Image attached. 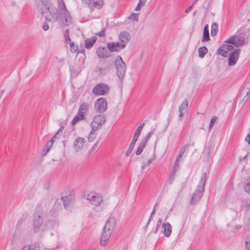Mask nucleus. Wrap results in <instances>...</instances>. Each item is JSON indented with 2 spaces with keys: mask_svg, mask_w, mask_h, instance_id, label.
I'll use <instances>...</instances> for the list:
<instances>
[{
  "mask_svg": "<svg viewBox=\"0 0 250 250\" xmlns=\"http://www.w3.org/2000/svg\"><path fill=\"white\" fill-rule=\"evenodd\" d=\"M131 38L130 34L127 31H122L119 35V40L122 44H125V47L126 44L129 42Z\"/></svg>",
  "mask_w": 250,
  "mask_h": 250,
  "instance_id": "nucleus-17",
  "label": "nucleus"
},
{
  "mask_svg": "<svg viewBox=\"0 0 250 250\" xmlns=\"http://www.w3.org/2000/svg\"><path fill=\"white\" fill-rule=\"evenodd\" d=\"M137 5H138L139 6H141V7L144 6V5H142V4L140 3V2H139Z\"/></svg>",
  "mask_w": 250,
  "mask_h": 250,
  "instance_id": "nucleus-64",
  "label": "nucleus"
},
{
  "mask_svg": "<svg viewBox=\"0 0 250 250\" xmlns=\"http://www.w3.org/2000/svg\"><path fill=\"white\" fill-rule=\"evenodd\" d=\"M155 159V156L154 155H153V156L150 158L147 162V163L146 164H145L143 165V167H142V168H144L145 167H147V166H149V165H150V164L153 162V161Z\"/></svg>",
  "mask_w": 250,
  "mask_h": 250,
  "instance_id": "nucleus-38",
  "label": "nucleus"
},
{
  "mask_svg": "<svg viewBox=\"0 0 250 250\" xmlns=\"http://www.w3.org/2000/svg\"><path fill=\"white\" fill-rule=\"evenodd\" d=\"M141 7L139 6L138 5H137V6L135 8V10L136 11H139V10H141Z\"/></svg>",
  "mask_w": 250,
  "mask_h": 250,
  "instance_id": "nucleus-60",
  "label": "nucleus"
},
{
  "mask_svg": "<svg viewBox=\"0 0 250 250\" xmlns=\"http://www.w3.org/2000/svg\"><path fill=\"white\" fill-rule=\"evenodd\" d=\"M49 150L48 148H46V147L44 146L43 149L42 151V155H46L47 153L49 151Z\"/></svg>",
  "mask_w": 250,
  "mask_h": 250,
  "instance_id": "nucleus-47",
  "label": "nucleus"
},
{
  "mask_svg": "<svg viewBox=\"0 0 250 250\" xmlns=\"http://www.w3.org/2000/svg\"><path fill=\"white\" fill-rule=\"evenodd\" d=\"M62 199L63 201V205L65 209H68L69 207L73 204L74 198L72 196L63 197Z\"/></svg>",
  "mask_w": 250,
  "mask_h": 250,
  "instance_id": "nucleus-22",
  "label": "nucleus"
},
{
  "mask_svg": "<svg viewBox=\"0 0 250 250\" xmlns=\"http://www.w3.org/2000/svg\"><path fill=\"white\" fill-rule=\"evenodd\" d=\"M241 95H244L243 100H248L250 97V82H247L243 88Z\"/></svg>",
  "mask_w": 250,
  "mask_h": 250,
  "instance_id": "nucleus-18",
  "label": "nucleus"
},
{
  "mask_svg": "<svg viewBox=\"0 0 250 250\" xmlns=\"http://www.w3.org/2000/svg\"><path fill=\"white\" fill-rule=\"evenodd\" d=\"M31 250H39V245L38 244L30 245Z\"/></svg>",
  "mask_w": 250,
  "mask_h": 250,
  "instance_id": "nucleus-46",
  "label": "nucleus"
},
{
  "mask_svg": "<svg viewBox=\"0 0 250 250\" xmlns=\"http://www.w3.org/2000/svg\"><path fill=\"white\" fill-rule=\"evenodd\" d=\"M188 107V101L185 99L183 102L181 104L179 108V111L184 112L186 111Z\"/></svg>",
  "mask_w": 250,
  "mask_h": 250,
  "instance_id": "nucleus-32",
  "label": "nucleus"
},
{
  "mask_svg": "<svg viewBox=\"0 0 250 250\" xmlns=\"http://www.w3.org/2000/svg\"><path fill=\"white\" fill-rule=\"evenodd\" d=\"M43 213L40 207L37 208L33 218V230L34 232H38L43 223Z\"/></svg>",
  "mask_w": 250,
  "mask_h": 250,
  "instance_id": "nucleus-3",
  "label": "nucleus"
},
{
  "mask_svg": "<svg viewBox=\"0 0 250 250\" xmlns=\"http://www.w3.org/2000/svg\"><path fill=\"white\" fill-rule=\"evenodd\" d=\"M225 43L233 44L236 47L243 45L245 43V39L243 37L231 36L225 41Z\"/></svg>",
  "mask_w": 250,
  "mask_h": 250,
  "instance_id": "nucleus-10",
  "label": "nucleus"
},
{
  "mask_svg": "<svg viewBox=\"0 0 250 250\" xmlns=\"http://www.w3.org/2000/svg\"><path fill=\"white\" fill-rule=\"evenodd\" d=\"M194 5L192 4L191 5L189 6L188 7L186 10H185V12L186 13H189L192 9L193 6Z\"/></svg>",
  "mask_w": 250,
  "mask_h": 250,
  "instance_id": "nucleus-54",
  "label": "nucleus"
},
{
  "mask_svg": "<svg viewBox=\"0 0 250 250\" xmlns=\"http://www.w3.org/2000/svg\"><path fill=\"white\" fill-rule=\"evenodd\" d=\"M109 90L110 87L107 84L101 83L94 86L92 92L95 96H104L108 94Z\"/></svg>",
  "mask_w": 250,
  "mask_h": 250,
  "instance_id": "nucleus-5",
  "label": "nucleus"
},
{
  "mask_svg": "<svg viewBox=\"0 0 250 250\" xmlns=\"http://www.w3.org/2000/svg\"><path fill=\"white\" fill-rule=\"evenodd\" d=\"M244 189L246 192L250 194V181L246 184Z\"/></svg>",
  "mask_w": 250,
  "mask_h": 250,
  "instance_id": "nucleus-42",
  "label": "nucleus"
},
{
  "mask_svg": "<svg viewBox=\"0 0 250 250\" xmlns=\"http://www.w3.org/2000/svg\"><path fill=\"white\" fill-rule=\"evenodd\" d=\"M241 49L236 48L231 51L228 54V65L230 66H234L238 60Z\"/></svg>",
  "mask_w": 250,
  "mask_h": 250,
  "instance_id": "nucleus-9",
  "label": "nucleus"
},
{
  "mask_svg": "<svg viewBox=\"0 0 250 250\" xmlns=\"http://www.w3.org/2000/svg\"><path fill=\"white\" fill-rule=\"evenodd\" d=\"M129 18L135 21H139L138 14L133 13L131 15Z\"/></svg>",
  "mask_w": 250,
  "mask_h": 250,
  "instance_id": "nucleus-40",
  "label": "nucleus"
},
{
  "mask_svg": "<svg viewBox=\"0 0 250 250\" xmlns=\"http://www.w3.org/2000/svg\"><path fill=\"white\" fill-rule=\"evenodd\" d=\"M107 46L110 52H119L125 48V44H122L120 42H109Z\"/></svg>",
  "mask_w": 250,
  "mask_h": 250,
  "instance_id": "nucleus-13",
  "label": "nucleus"
},
{
  "mask_svg": "<svg viewBox=\"0 0 250 250\" xmlns=\"http://www.w3.org/2000/svg\"><path fill=\"white\" fill-rule=\"evenodd\" d=\"M163 228V233L167 237H169L172 232V227L169 223L163 224L162 225Z\"/></svg>",
  "mask_w": 250,
  "mask_h": 250,
  "instance_id": "nucleus-21",
  "label": "nucleus"
},
{
  "mask_svg": "<svg viewBox=\"0 0 250 250\" xmlns=\"http://www.w3.org/2000/svg\"><path fill=\"white\" fill-rule=\"evenodd\" d=\"M60 137V135L59 134V131H57L55 134L53 136V137L51 139H53V140H55V139H58Z\"/></svg>",
  "mask_w": 250,
  "mask_h": 250,
  "instance_id": "nucleus-51",
  "label": "nucleus"
},
{
  "mask_svg": "<svg viewBox=\"0 0 250 250\" xmlns=\"http://www.w3.org/2000/svg\"><path fill=\"white\" fill-rule=\"evenodd\" d=\"M235 49L234 47L228 43L223 44L217 50V53L223 57H228L229 51H232Z\"/></svg>",
  "mask_w": 250,
  "mask_h": 250,
  "instance_id": "nucleus-11",
  "label": "nucleus"
},
{
  "mask_svg": "<svg viewBox=\"0 0 250 250\" xmlns=\"http://www.w3.org/2000/svg\"><path fill=\"white\" fill-rule=\"evenodd\" d=\"M105 29H103L100 32L96 33V35L100 37H102L105 36Z\"/></svg>",
  "mask_w": 250,
  "mask_h": 250,
  "instance_id": "nucleus-44",
  "label": "nucleus"
},
{
  "mask_svg": "<svg viewBox=\"0 0 250 250\" xmlns=\"http://www.w3.org/2000/svg\"><path fill=\"white\" fill-rule=\"evenodd\" d=\"M92 128V130L90 132L89 134L88 137V138H87L88 141L89 142H93L95 140L96 136H97V134H96L95 131L96 130H97V129H95L93 128Z\"/></svg>",
  "mask_w": 250,
  "mask_h": 250,
  "instance_id": "nucleus-29",
  "label": "nucleus"
},
{
  "mask_svg": "<svg viewBox=\"0 0 250 250\" xmlns=\"http://www.w3.org/2000/svg\"><path fill=\"white\" fill-rule=\"evenodd\" d=\"M158 205V203H156L155 204V205H154V208L151 212V215H150V219H150V218L151 217V216L154 214V213H155V211H156V207H157V206Z\"/></svg>",
  "mask_w": 250,
  "mask_h": 250,
  "instance_id": "nucleus-49",
  "label": "nucleus"
},
{
  "mask_svg": "<svg viewBox=\"0 0 250 250\" xmlns=\"http://www.w3.org/2000/svg\"><path fill=\"white\" fill-rule=\"evenodd\" d=\"M216 119H217V118L215 117L211 119V120L210 122V124H209V129H210L212 127V126L213 125L214 122H215Z\"/></svg>",
  "mask_w": 250,
  "mask_h": 250,
  "instance_id": "nucleus-45",
  "label": "nucleus"
},
{
  "mask_svg": "<svg viewBox=\"0 0 250 250\" xmlns=\"http://www.w3.org/2000/svg\"><path fill=\"white\" fill-rule=\"evenodd\" d=\"M245 250H250V235L247 236L245 238Z\"/></svg>",
  "mask_w": 250,
  "mask_h": 250,
  "instance_id": "nucleus-36",
  "label": "nucleus"
},
{
  "mask_svg": "<svg viewBox=\"0 0 250 250\" xmlns=\"http://www.w3.org/2000/svg\"><path fill=\"white\" fill-rule=\"evenodd\" d=\"M62 130H63V127H61L58 131H59V132L60 131H62Z\"/></svg>",
  "mask_w": 250,
  "mask_h": 250,
  "instance_id": "nucleus-63",
  "label": "nucleus"
},
{
  "mask_svg": "<svg viewBox=\"0 0 250 250\" xmlns=\"http://www.w3.org/2000/svg\"><path fill=\"white\" fill-rule=\"evenodd\" d=\"M107 108V102L104 98L101 97L94 102V109L99 113H103Z\"/></svg>",
  "mask_w": 250,
  "mask_h": 250,
  "instance_id": "nucleus-6",
  "label": "nucleus"
},
{
  "mask_svg": "<svg viewBox=\"0 0 250 250\" xmlns=\"http://www.w3.org/2000/svg\"><path fill=\"white\" fill-rule=\"evenodd\" d=\"M83 2L88 5L91 9H92V0H82Z\"/></svg>",
  "mask_w": 250,
  "mask_h": 250,
  "instance_id": "nucleus-41",
  "label": "nucleus"
},
{
  "mask_svg": "<svg viewBox=\"0 0 250 250\" xmlns=\"http://www.w3.org/2000/svg\"><path fill=\"white\" fill-rule=\"evenodd\" d=\"M58 9L49 0H42L39 3V10L45 20L54 22L59 21L63 25L71 22V17L67 10L63 0H58Z\"/></svg>",
  "mask_w": 250,
  "mask_h": 250,
  "instance_id": "nucleus-1",
  "label": "nucleus"
},
{
  "mask_svg": "<svg viewBox=\"0 0 250 250\" xmlns=\"http://www.w3.org/2000/svg\"><path fill=\"white\" fill-rule=\"evenodd\" d=\"M151 136V132H149L147 135L143 138V139L141 141L139 147L143 149L145 147L148 141L149 140Z\"/></svg>",
  "mask_w": 250,
  "mask_h": 250,
  "instance_id": "nucleus-25",
  "label": "nucleus"
},
{
  "mask_svg": "<svg viewBox=\"0 0 250 250\" xmlns=\"http://www.w3.org/2000/svg\"><path fill=\"white\" fill-rule=\"evenodd\" d=\"M98 142H99V141H97L96 142V143L93 145V146L91 148V151H93V150H94L97 147V146L98 145Z\"/></svg>",
  "mask_w": 250,
  "mask_h": 250,
  "instance_id": "nucleus-56",
  "label": "nucleus"
},
{
  "mask_svg": "<svg viewBox=\"0 0 250 250\" xmlns=\"http://www.w3.org/2000/svg\"><path fill=\"white\" fill-rule=\"evenodd\" d=\"M69 43L70 46V51L72 53H75L77 51L78 52V53L83 52L82 51H81L78 50V46H77V45H75L74 42H70Z\"/></svg>",
  "mask_w": 250,
  "mask_h": 250,
  "instance_id": "nucleus-34",
  "label": "nucleus"
},
{
  "mask_svg": "<svg viewBox=\"0 0 250 250\" xmlns=\"http://www.w3.org/2000/svg\"><path fill=\"white\" fill-rule=\"evenodd\" d=\"M89 107L90 105L86 103H83L80 105L78 113L85 117V115L89 111Z\"/></svg>",
  "mask_w": 250,
  "mask_h": 250,
  "instance_id": "nucleus-19",
  "label": "nucleus"
},
{
  "mask_svg": "<svg viewBox=\"0 0 250 250\" xmlns=\"http://www.w3.org/2000/svg\"><path fill=\"white\" fill-rule=\"evenodd\" d=\"M143 150V149H142L141 147L138 146V148H137V150L136 151V154L137 155H140L142 153Z\"/></svg>",
  "mask_w": 250,
  "mask_h": 250,
  "instance_id": "nucleus-48",
  "label": "nucleus"
},
{
  "mask_svg": "<svg viewBox=\"0 0 250 250\" xmlns=\"http://www.w3.org/2000/svg\"><path fill=\"white\" fill-rule=\"evenodd\" d=\"M178 160H175L172 171L171 172L169 178H168L167 180V182H168L169 184H171L173 181H174V179L175 178L176 173L177 171V170L179 167V164H178Z\"/></svg>",
  "mask_w": 250,
  "mask_h": 250,
  "instance_id": "nucleus-20",
  "label": "nucleus"
},
{
  "mask_svg": "<svg viewBox=\"0 0 250 250\" xmlns=\"http://www.w3.org/2000/svg\"><path fill=\"white\" fill-rule=\"evenodd\" d=\"M96 38L93 37L91 39H86L85 40V47L87 49H90L95 43L96 41Z\"/></svg>",
  "mask_w": 250,
  "mask_h": 250,
  "instance_id": "nucleus-24",
  "label": "nucleus"
},
{
  "mask_svg": "<svg viewBox=\"0 0 250 250\" xmlns=\"http://www.w3.org/2000/svg\"><path fill=\"white\" fill-rule=\"evenodd\" d=\"M218 31V26L216 22H214L212 24L211 28V35L212 36H215Z\"/></svg>",
  "mask_w": 250,
  "mask_h": 250,
  "instance_id": "nucleus-30",
  "label": "nucleus"
},
{
  "mask_svg": "<svg viewBox=\"0 0 250 250\" xmlns=\"http://www.w3.org/2000/svg\"><path fill=\"white\" fill-rule=\"evenodd\" d=\"M30 245H26L23 247L22 250H31Z\"/></svg>",
  "mask_w": 250,
  "mask_h": 250,
  "instance_id": "nucleus-55",
  "label": "nucleus"
},
{
  "mask_svg": "<svg viewBox=\"0 0 250 250\" xmlns=\"http://www.w3.org/2000/svg\"><path fill=\"white\" fill-rule=\"evenodd\" d=\"M103 5V2L102 0H97L96 1H95L93 2L92 5V7H94V8L100 9L102 8ZM93 10V9H91Z\"/></svg>",
  "mask_w": 250,
  "mask_h": 250,
  "instance_id": "nucleus-35",
  "label": "nucleus"
},
{
  "mask_svg": "<svg viewBox=\"0 0 250 250\" xmlns=\"http://www.w3.org/2000/svg\"><path fill=\"white\" fill-rule=\"evenodd\" d=\"M162 223V220L161 219H159L158 221H157V224H159L160 225V224Z\"/></svg>",
  "mask_w": 250,
  "mask_h": 250,
  "instance_id": "nucleus-61",
  "label": "nucleus"
},
{
  "mask_svg": "<svg viewBox=\"0 0 250 250\" xmlns=\"http://www.w3.org/2000/svg\"><path fill=\"white\" fill-rule=\"evenodd\" d=\"M145 125V123H142L136 130L135 133L133 136L132 141L136 142L140 133Z\"/></svg>",
  "mask_w": 250,
  "mask_h": 250,
  "instance_id": "nucleus-23",
  "label": "nucleus"
},
{
  "mask_svg": "<svg viewBox=\"0 0 250 250\" xmlns=\"http://www.w3.org/2000/svg\"><path fill=\"white\" fill-rule=\"evenodd\" d=\"M116 224V221L115 217L110 216L106 221L104 229L108 230L109 231L113 232L115 227Z\"/></svg>",
  "mask_w": 250,
  "mask_h": 250,
  "instance_id": "nucleus-15",
  "label": "nucleus"
},
{
  "mask_svg": "<svg viewBox=\"0 0 250 250\" xmlns=\"http://www.w3.org/2000/svg\"><path fill=\"white\" fill-rule=\"evenodd\" d=\"M146 0H139V2L142 4V5H145L146 3Z\"/></svg>",
  "mask_w": 250,
  "mask_h": 250,
  "instance_id": "nucleus-59",
  "label": "nucleus"
},
{
  "mask_svg": "<svg viewBox=\"0 0 250 250\" xmlns=\"http://www.w3.org/2000/svg\"><path fill=\"white\" fill-rule=\"evenodd\" d=\"M179 113H180V114H179V120H182V117L184 115V112H182V111H179Z\"/></svg>",
  "mask_w": 250,
  "mask_h": 250,
  "instance_id": "nucleus-58",
  "label": "nucleus"
},
{
  "mask_svg": "<svg viewBox=\"0 0 250 250\" xmlns=\"http://www.w3.org/2000/svg\"><path fill=\"white\" fill-rule=\"evenodd\" d=\"M160 226L159 224H157L155 230L154 231V233H156L160 228Z\"/></svg>",
  "mask_w": 250,
  "mask_h": 250,
  "instance_id": "nucleus-57",
  "label": "nucleus"
},
{
  "mask_svg": "<svg viewBox=\"0 0 250 250\" xmlns=\"http://www.w3.org/2000/svg\"><path fill=\"white\" fill-rule=\"evenodd\" d=\"M85 117H84L82 115L80 114L79 113H77V114L73 118V120L71 121V125H75L78 122L84 120Z\"/></svg>",
  "mask_w": 250,
  "mask_h": 250,
  "instance_id": "nucleus-27",
  "label": "nucleus"
},
{
  "mask_svg": "<svg viewBox=\"0 0 250 250\" xmlns=\"http://www.w3.org/2000/svg\"><path fill=\"white\" fill-rule=\"evenodd\" d=\"M210 40L209 31L208 25H206L204 28L203 36L202 40V42H208Z\"/></svg>",
  "mask_w": 250,
  "mask_h": 250,
  "instance_id": "nucleus-26",
  "label": "nucleus"
},
{
  "mask_svg": "<svg viewBox=\"0 0 250 250\" xmlns=\"http://www.w3.org/2000/svg\"><path fill=\"white\" fill-rule=\"evenodd\" d=\"M208 48L205 46L200 47L198 49V53L199 57L201 58H203L205 57V56L208 53Z\"/></svg>",
  "mask_w": 250,
  "mask_h": 250,
  "instance_id": "nucleus-28",
  "label": "nucleus"
},
{
  "mask_svg": "<svg viewBox=\"0 0 250 250\" xmlns=\"http://www.w3.org/2000/svg\"><path fill=\"white\" fill-rule=\"evenodd\" d=\"M115 65L117 76L121 81H122L126 72V64L119 55L115 58Z\"/></svg>",
  "mask_w": 250,
  "mask_h": 250,
  "instance_id": "nucleus-4",
  "label": "nucleus"
},
{
  "mask_svg": "<svg viewBox=\"0 0 250 250\" xmlns=\"http://www.w3.org/2000/svg\"><path fill=\"white\" fill-rule=\"evenodd\" d=\"M64 38L65 39L66 42H68V43L71 42V39H70L69 35V30L68 29H66L65 31V32L64 33Z\"/></svg>",
  "mask_w": 250,
  "mask_h": 250,
  "instance_id": "nucleus-37",
  "label": "nucleus"
},
{
  "mask_svg": "<svg viewBox=\"0 0 250 250\" xmlns=\"http://www.w3.org/2000/svg\"><path fill=\"white\" fill-rule=\"evenodd\" d=\"M106 117L104 115H98L95 116L90 124V127L95 129H98L105 122Z\"/></svg>",
  "mask_w": 250,
  "mask_h": 250,
  "instance_id": "nucleus-7",
  "label": "nucleus"
},
{
  "mask_svg": "<svg viewBox=\"0 0 250 250\" xmlns=\"http://www.w3.org/2000/svg\"><path fill=\"white\" fill-rule=\"evenodd\" d=\"M110 53L108 47L105 46L98 47L96 51L98 57L100 59L107 58L110 57Z\"/></svg>",
  "mask_w": 250,
  "mask_h": 250,
  "instance_id": "nucleus-12",
  "label": "nucleus"
},
{
  "mask_svg": "<svg viewBox=\"0 0 250 250\" xmlns=\"http://www.w3.org/2000/svg\"><path fill=\"white\" fill-rule=\"evenodd\" d=\"M86 140L82 137H77L74 142V149L79 152L83 150L85 145Z\"/></svg>",
  "mask_w": 250,
  "mask_h": 250,
  "instance_id": "nucleus-14",
  "label": "nucleus"
},
{
  "mask_svg": "<svg viewBox=\"0 0 250 250\" xmlns=\"http://www.w3.org/2000/svg\"><path fill=\"white\" fill-rule=\"evenodd\" d=\"M112 232L108 230L104 229L103 228V232L101 237V245L105 246L107 245Z\"/></svg>",
  "mask_w": 250,
  "mask_h": 250,
  "instance_id": "nucleus-16",
  "label": "nucleus"
},
{
  "mask_svg": "<svg viewBox=\"0 0 250 250\" xmlns=\"http://www.w3.org/2000/svg\"><path fill=\"white\" fill-rule=\"evenodd\" d=\"M43 29L44 30V31H47L49 29V26L48 25V24L46 22H44L43 23Z\"/></svg>",
  "mask_w": 250,
  "mask_h": 250,
  "instance_id": "nucleus-52",
  "label": "nucleus"
},
{
  "mask_svg": "<svg viewBox=\"0 0 250 250\" xmlns=\"http://www.w3.org/2000/svg\"><path fill=\"white\" fill-rule=\"evenodd\" d=\"M189 145L188 144H186L180 149L179 153L176 159V160H178V162H179V159L182 157L185 151L189 147Z\"/></svg>",
  "mask_w": 250,
  "mask_h": 250,
  "instance_id": "nucleus-31",
  "label": "nucleus"
},
{
  "mask_svg": "<svg viewBox=\"0 0 250 250\" xmlns=\"http://www.w3.org/2000/svg\"><path fill=\"white\" fill-rule=\"evenodd\" d=\"M136 143V142L132 140L131 143L129 145V147L125 153L126 156H129L131 154L133 150Z\"/></svg>",
  "mask_w": 250,
  "mask_h": 250,
  "instance_id": "nucleus-33",
  "label": "nucleus"
},
{
  "mask_svg": "<svg viewBox=\"0 0 250 250\" xmlns=\"http://www.w3.org/2000/svg\"><path fill=\"white\" fill-rule=\"evenodd\" d=\"M53 142L54 140H53V139H51L49 142H47L45 147H46V148L50 149L53 144Z\"/></svg>",
  "mask_w": 250,
  "mask_h": 250,
  "instance_id": "nucleus-43",
  "label": "nucleus"
},
{
  "mask_svg": "<svg viewBox=\"0 0 250 250\" xmlns=\"http://www.w3.org/2000/svg\"><path fill=\"white\" fill-rule=\"evenodd\" d=\"M206 173H204L200 179L199 183L191 196L190 203L191 205H196L201 198L204 191V186L206 181Z\"/></svg>",
  "mask_w": 250,
  "mask_h": 250,
  "instance_id": "nucleus-2",
  "label": "nucleus"
},
{
  "mask_svg": "<svg viewBox=\"0 0 250 250\" xmlns=\"http://www.w3.org/2000/svg\"><path fill=\"white\" fill-rule=\"evenodd\" d=\"M242 228V226L241 225H236L235 226V229H239Z\"/></svg>",
  "mask_w": 250,
  "mask_h": 250,
  "instance_id": "nucleus-62",
  "label": "nucleus"
},
{
  "mask_svg": "<svg viewBox=\"0 0 250 250\" xmlns=\"http://www.w3.org/2000/svg\"><path fill=\"white\" fill-rule=\"evenodd\" d=\"M245 141L250 145V132L245 138Z\"/></svg>",
  "mask_w": 250,
  "mask_h": 250,
  "instance_id": "nucleus-53",
  "label": "nucleus"
},
{
  "mask_svg": "<svg viewBox=\"0 0 250 250\" xmlns=\"http://www.w3.org/2000/svg\"><path fill=\"white\" fill-rule=\"evenodd\" d=\"M60 137V135L59 134V131H57L55 134L53 136V137L51 139H53V140H55V139H58Z\"/></svg>",
  "mask_w": 250,
  "mask_h": 250,
  "instance_id": "nucleus-50",
  "label": "nucleus"
},
{
  "mask_svg": "<svg viewBox=\"0 0 250 250\" xmlns=\"http://www.w3.org/2000/svg\"><path fill=\"white\" fill-rule=\"evenodd\" d=\"M86 199L88 200L92 205L95 207L99 206L103 201L102 196L94 193L87 194Z\"/></svg>",
  "mask_w": 250,
  "mask_h": 250,
  "instance_id": "nucleus-8",
  "label": "nucleus"
},
{
  "mask_svg": "<svg viewBox=\"0 0 250 250\" xmlns=\"http://www.w3.org/2000/svg\"><path fill=\"white\" fill-rule=\"evenodd\" d=\"M55 224V223L53 221L49 220L45 224V226L46 229H50L53 227Z\"/></svg>",
  "mask_w": 250,
  "mask_h": 250,
  "instance_id": "nucleus-39",
  "label": "nucleus"
}]
</instances>
